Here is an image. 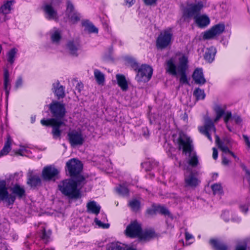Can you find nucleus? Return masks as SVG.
<instances>
[{
    "label": "nucleus",
    "mask_w": 250,
    "mask_h": 250,
    "mask_svg": "<svg viewBox=\"0 0 250 250\" xmlns=\"http://www.w3.org/2000/svg\"><path fill=\"white\" fill-rule=\"evenodd\" d=\"M174 143L177 145L179 150H182L184 154H188L189 158L188 164L192 167H195L199 165V160L196 153L193 151L194 146L192 141L183 132H180L177 139H174Z\"/></svg>",
    "instance_id": "nucleus-1"
},
{
    "label": "nucleus",
    "mask_w": 250,
    "mask_h": 250,
    "mask_svg": "<svg viewBox=\"0 0 250 250\" xmlns=\"http://www.w3.org/2000/svg\"><path fill=\"white\" fill-rule=\"evenodd\" d=\"M188 68V60L185 56L179 58L178 65L176 64L175 60L170 58L166 62V70L168 74L176 76L178 74L180 75V83L181 84H189L186 71Z\"/></svg>",
    "instance_id": "nucleus-2"
},
{
    "label": "nucleus",
    "mask_w": 250,
    "mask_h": 250,
    "mask_svg": "<svg viewBox=\"0 0 250 250\" xmlns=\"http://www.w3.org/2000/svg\"><path fill=\"white\" fill-rule=\"evenodd\" d=\"M200 132L205 135L210 141H212L210 132L213 131L215 134V142L218 147L224 153H229L230 150L228 147L224 145V143L221 141L219 137L216 134V128L213 122L208 116L205 117V124L203 126L199 127Z\"/></svg>",
    "instance_id": "nucleus-3"
},
{
    "label": "nucleus",
    "mask_w": 250,
    "mask_h": 250,
    "mask_svg": "<svg viewBox=\"0 0 250 250\" xmlns=\"http://www.w3.org/2000/svg\"><path fill=\"white\" fill-rule=\"evenodd\" d=\"M78 183L68 179L63 180L58 186L59 190L64 195L71 199H78L80 197V190L77 188Z\"/></svg>",
    "instance_id": "nucleus-4"
},
{
    "label": "nucleus",
    "mask_w": 250,
    "mask_h": 250,
    "mask_svg": "<svg viewBox=\"0 0 250 250\" xmlns=\"http://www.w3.org/2000/svg\"><path fill=\"white\" fill-rule=\"evenodd\" d=\"M43 125L51 126L52 128L51 133L54 139H61L62 130L60 129L62 126H65V124L62 121H59L56 119L51 118L47 120L42 119L41 121Z\"/></svg>",
    "instance_id": "nucleus-5"
},
{
    "label": "nucleus",
    "mask_w": 250,
    "mask_h": 250,
    "mask_svg": "<svg viewBox=\"0 0 250 250\" xmlns=\"http://www.w3.org/2000/svg\"><path fill=\"white\" fill-rule=\"evenodd\" d=\"M204 7L203 2L199 1L195 3L188 4L183 10V17L185 19H189L198 16Z\"/></svg>",
    "instance_id": "nucleus-6"
},
{
    "label": "nucleus",
    "mask_w": 250,
    "mask_h": 250,
    "mask_svg": "<svg viewBox=\"0 0 250 250\" xmlns=\"http://www.w3.org/2000/svg\"><path fill=\"white\" fill-rule=\"evenodd\" d=\"M49 110L53 118L62 121L66 114L65 104L58 101H53L49 105Z\"/></svg>",
    "instance_id": "nucleus-7"
},
{
    "label": "nucleus",
    "mask_w": 250,
    "mask_h": 250,
    "mask_svg": "<svg viewBox=\"0 0 250 250\" xmlns=\"http://www.w3.org/2000/svg\"><path fill=\"white\" fill-rule=\"evenodd\" d=\"M173 33L171 28L162 32L156 40V45L158 48L163 49L167 47L171 42Z\"/></svg>",
    "instance_id": "nucleus-8"
},
{
    "label": "nucleus",
    "mask_w": 250,
    "mask_h": 250,
    "mask_svg": "<svg viewBox=\"0 0 250 250\" xmlns=\"http://www.w3.org/2000/svg\"><path fill=\"white\" fill-rule=\"evenodd\" d=\"M136 79L139 82H147L151 78L153 69L146 64H142L137 70Z\"/></svg>",
    "instance_id": "nucleus-9"
},
{
    "label": "nucleus",
    "mask_w": 250,
    "mask_h": 250,
    "mask_svg": "<svg viewBox=\"0 0 250 250\" xmlns=\"http://www.w3.org/2000/svg\"><path fill=\"white\" fill-rule=\"evenodd\" d=\"M56 1H58L59 3L61 2L60 0H52L50 3H45L42 7L45 17L48 20H58L57 10L53 6L54 2Z\"/></svg>",
    "instance_id": "nucleus-10"
},
{
    "label": "nucleus",
    "mask_w": 250,
    "mask_h": 250,
    "mask_svg": "<svg viewBox=\"0 0 250 250\" xmlns=\"http://www.w3.org/2000/svg\"><path fill=\"white\" fill-rule=\"evenodd\" d=\"M184 181L185 187L195 188L200 183V181L198 178V173L188 169L185 173Z\"/></svg>",
    "instance_id": "nucleus-11"
},
{
    "label": "nucleus",
    "mask_w": 250,
    "mask_h": 250,
    "mask_svg": "<svg viewBox=\"0 0 250 250\" xmlns=\"http://www.w3.org/2000/svg\"><path fill=\"white\" fill-rule=\"evenodd\" d=\"M67 170L71 177L79 175L83 169V164L77 159H72L66 163Z\"/></svg>",
    "instance_id": "nucleus-12"
},
{
    "label": "nucleus",
    "mask_w": 250,
    "mask_h": 250,
    "mask_svg": "<svg viewBox=\"0 0 250 250\" xmlns=\"http://www.w3.org/2000/svg\"><path fill=\"white\" fill-rule=\"evenodd\" d=\"M59 171L52 166H47L43 167L42 176L43 179L46 181H55L58 178Z\"/></svg>",
    "instance_id": "nucleus-13"
},
{
    "label": "nucleus",
    "mask_w": 250,
    "mask_h": 250,
    "mask_svg": "<svg viewBox=\"0 0 250 250\" xmlns=\"http://www.w3.org/2000/svg\"><path fill=\"white\" fill-rule=\"evenodd\" d=\"M0 199L7 203L8 205H13L16 200V196L9 194L4 181H0Z\"/></svg>",
    "instance_id": "nucleus-14"
},
{
    "label": "nucleus",
    "mask_w": 250,
    "mask_h": 250,
    "mask_svg": "<svg viewBox=\"0 0 250 250\" xmlns=\"http://www.w3.org/2000/svg\"><path fill=\"white\" fill-rule=\"evenodd\" d=\"M225 25L223 23H219L213 26L210 29L206 31L203 35V39L209 40L216 36L221 34L225 30Z\"/></svg>",
    "instance_id": "nucleus-15"
},
{
    "label": "nucleus",
    "mask_w": 250,
    "mask_h": 250,
    "mask_svg": "<svg viewBox=\"0 0 250 250\" xmlns=\"http://www.w3.org/2000/svg\"><path fill=\"white\" fill-rule=\"evenodd\" d=\"M67 136L69 143L72 147L82 145L84 141L82 133L76 130L69 132Z\"/></svg>",
    "instance_id": "nucleus-16"
},
{
    "label": "nucleus",
    "mask_w": 250,
    "mask_h": 250,
    "mask_svg": "<svg viewBox=\"0 0 250 250\" xmlns=\"http://www.w3.org/2000/svg\"><path fill=\"white\" fill-rule=\"evenodd\" d=\"M141 225L137 222L131 223L125 229L126 235L131 238L139 237L141 233Z\"/></svg>",
    "instance_id": "nucleus-17"
},
{
    "label": "nucleus",
    "mask_w": 250,
    "mask_h": 250,
    "mask_svg": "<svg viewBox=\"0 0 250 250\" xmlns=\"http://www.w3.org/2000/svg\"><path fill=\"white\" fill-rule=\"evenodd\" d=\"M194 22L200 28H204L210 23L209 18L206 14L199 15L194 17Z\"/></svg>",
    "instance_id": "nucleus-18"
},
{
    "label": "nucleus",
    "mask_w": 250,
    "mask_h": 250,
    "mask_svg": "<svg viewBox=\"0 0 250 250\" xmlns=\"http://www.w3.org/2000/svg\"><path fill=\"white\" fill-rule=\"evenodd\" d=\"M27 184L31 188H35L41 186V179L39 175L34 174L32 172H29Z\"/></svg>",
    "instance_id": "nucleus-19"
},
{
    "label": "nucleus",
    "mask_w": 250,
    "mask_h": 250,
    "mask_svg": "<svg viewBox=\"0 0 250 250\" xmlns=\"http://www.w3.org/2000/svg\"><path fill=\"white\" fill-rule=\"evenodd\" d=\"M192 78L195 83L198 84L203 85L206 82L202 68H198L195 69L192 74Z\"/></svg>",
    "instance_id": "nucleus-20"
},
{
    "label": "nucleus",
    "mask_w": 250,
    "mask_h": 250,
    "mask_svg": "<svg viewBox=\"0 0 250 250\" xmlns=\"http://www.w3.org/2000/svg\"><path fill=\"white\" fill-rule=\"evenodd\" d=\"M80 48V44L78 42H74V41H68L66 44V49L68 52L71 55L74 57H77L78 56L77 51Z\"/></svg>",
    "instance_id": "nucleus-21"
},
{
    "label": "nucleus",
    "mask_w": 250,
    "mask_h": 250,
    "mask_svg": "<svg viewBox=\"0 0 250 250\" xmlns=\"http://www.w3.org/2000/svg\"><path fill=\"white\" fill-rule=\"evenodd\" d=\"M53 89L58 99H60L65 97L64 87L60 85L59 81L53 83Z\"/></svg>",
    "instance_id": "nucleus-22"
},
{
    "label": "nucleus",
    "mask_w": 250,
    "mask_h": 250,
    "mask_svg": "<svg viewBox=\"0 0 250 250\" xmlns=\"http://www.w3.org/2000/svg\"><path fill=\"white\" fill-rule=\"evenodd\" d=\"M3 85L4 89L5 91L6 96L8 97L9 94V91L11 87V84L9 79V74L7 69L5 68L4 70L3 73Z\"/></svg>",
    "instance_id": "nucleus-23"
},
{
    "label": "nucleus",
    "mask_w": 250,
    "mask_h": 250,
    "mask_svg": "<svg viewBox=\"0 0 250 250\" xmlns=\"http://www.w3.org/2000/svg\"><path fill=\"white\" fill-rule=\"evenodd\" d=\"M12 142V140L11 137L9 135L7 136L4 146L0 151V157L6 155L9 152L11 149Z\"/></svg>",
    "instance_id": "nucleus-24"
},
{
    "label": "nucleus",
    "mask_w": 250,
    "mask_h": 250,
    "mask_svg": "<svg viewBox=\"0 0 250 250\" xmlns=\"http://www.w3.org/2000/svg\"><path fill=\"white\" fill-rule=\"evenodd\" d=\"M87 211L95 214H98L100 212L101 207L97 205L96 202L92 201L88 202L86 205Z\"/></svg>",
    "instance_id": "nucleus-25"
},
{
    "label": "nucleus",
    "mask_w": 250,
    "mask_h": 250,
    "mask_svg": "<svg viewBox=\"0 0 250 250\" xmlns=\"http://www.w3.org/2000/svg\"><path fill=\"white\" fill-rule=\"evenodd\" d=\"M12 194L11 195H17L19 198H21L25 195V191L23 188L21 187L19 185L16 184L11 188Z\"/></svg>",
    "instance_id": "nucleus-26"
},
{
    "label": "nucleus",
    "mask_w": 250,
    "mask_h": 250,
    "mask_svg": "<svg viewBox=\"0 0 250 250\" xmlns=\"http://www.w3.org/2000/svg\"><path fill=\"white\" fill-rule=\"evenodd\" d=\"M12 2L11 1H7L5 3L2 5L0 8V17H3V21H5V17L6 14L10 12Z\"/></svg>",
    "instance_id": "nucleus-27"
},
{
    "label": "nucleus",
    "mask_w": 250,
    "mask_h": 250,
    "mask_svg": "<svg viewBox=\"0 0 250 250\" xmlns=\"http://www.w3.org/2000/svg\"><path fill=\"white\" fill-rule=\"evenodd\" d=\"M116 77L118 85L123 91H126L128 88V84L125 76L122 74H117Z\"/></svg>",
    "instance_id": "nucleus-28"
},
{
    "label": "nucleus",
    "mask_w": 250,
    "mask_h": 250,
    "mask_svg": "<svg viewBox=\"0 0 250 250\" xmlns=\"http://www.w3.org/2000/svg\"><path fill=\"white\" fill-rule=\"evenodd\" d=\"M216 53V48L211 46L207 49L204 55L205 59L208 62L210 63L214 59L215 55Z\"/></svg>",
    "instance_id": "nucleus-29"
},
{
    "label": "nucleus",
    "mask_w": 250,
    "mask_h": 250,
    "mask_svg": "<svg viewBox=\"0 0 250 250\" xmlns=\"http://www.w3.org/2000/svg\"><path fill=\"white\" fill-rule=\"evenodd\" d=\"M82 25L85 27V30L90 33H97L98 29L93 24L88 20H84L82 21Z\"/></svg>",
    "instance_id": "nucleus-30"
},
{
    "label": "nucleus",
    "mask_w": 250,
    "mask_h": 250,
    "mask_svg": "<svg viewBox=\"0 0 250 250\" xmlns=\"http://www.w3.org/2000/svg\"><path fill=\"white\" fill-rule=\"evenodd\" d=\"M106 250H125V249L121 246L119 242H112L106 246ZM126 250H137L133 248H129Z\"/></svg>",
    "instance_id": "nucleus-31"
},
{
    "label": "nucleus",
    "mask_w": 250,
    "mask_h": 250,
    "mask_svg": "<svg viewBox=\"0 0 250 250\" xmlns=\"http://www.w3.org/2000/svg\"><path fill=\"white\" fill-rule=\"evenodd\" d=\"M209 243L216 250H227V246L221 242L216 239H210Z\"/></svg>",
    "instance_id": "nucleus-32"
},
{
    "label": "nucleus",
    "mask_w": 250,
    "mask_h": 250,
    "mask_svg": "<svg viewBox=\"0 0 250 250\" xmlns=\"http://www.w3.org/2000/svg\"><path fill=\"white\" fill-rule=\"evenodd\" d=\"M95 78L99 84H103L104 82V75L100 70L95 69L94 72Z\"/></svg>",
    "instance_id": "nucleus-33"
},
{
    "label": "nucleus",
    "mask_w": 250,
    "mask_h": 250,
    "mask_svg": "<svg viewBox=\"0 0 250 250\" xmlns=\"http://www.w3.org/2000/svg\"><path fill=\"white\" fill-rule=\"evenodd\" d=\"M155 236V232L152 230H146L142 232L140 235L139 238L141 239H147L153 237Z\"/></svg>",
    "instance_id": "nucleus-34"
},
{
    "label": "nucleus",
    "mask_w": 250,
    "mask_h": 250,
    "mask_svg": "<svg viewBox=\"0 0 250 250\" xmlns=\"http://www.w3.org/2000/svg\"><path fill=\"white\" fill-rule=\"evenodd\" d=\"M76 11L75 9L74 5L72 3V1L70 0L66 1V8L65 10V14L67 16L72 14L73 13L76 12Z\"/></svg>",
    "instance_id": "nucleus-35"
},
{
    "label": "nucleus",
    "mask_w": 250,
    "mask_h": 250,
    "mask_svg": "<svg viewBox=\"0 0 250 250\" xmlns=\"http://www.w3.org/2000/svg\"><path fill=\"white\" fill-rule=\"evenodd\" d=\"M193 95L196 97L197 100H203L206 96L204 90L200 88H196L195 89L193 92Z\"/></svg>",
    "instance_id": "nucleus-36"
},
{
    "label": "nucleus",
    "mask_w": 250,
    "mask_h": 250,
    "mask_svg": "<svg viewBox=\"0 0 250 250\" xmlns=\"http://www.w3.org/2000/svg\"><path fill=\"white\" fill-rule=\"evenodd\" d=\"M116 190L118 194L122 196H127L129 194V190L124 185H120L116 188Z\"/></svg>",
    "instance_id": "nucleus-37"
},
{
    "label": "nucleus",
    "mask_w": 250,
    "mask_h": 250,
    "mask_svg": "<svg viewBox=\"0 0 250 250\" xmlns=\"http://www.w3.org/2000/svg\"><path fill=\"white\" fill-rule=\"evenodd\" d=\"M17 52V49L13 48L11 49L7 54V61L11 64H12L15 61V57Z\"/></svg>",
    "instance_id": "nucleus-38"
},
{
    "label": "nucleus",
    "mask_w": 250,
    "mask_h": 250,
    "mask_svg": "<svg viewBox=\"0 0 250 250\" xmlns=\"http://www.w3.org/2000/svg\"><path fill=\"white\" fill-rule=\"evenodd\" d=\"M211 189L214 194L221 195L223 193V188L220 184H214L211 186Z\"/></svg>",
    "instance_id": "nucleus-39"
},
{
    "label": "nucleus",
    "mask_w": 250,
    "mask_h": 250,
    "mask_svg": "<svg viewBox=\"0 0 250 250\" xmlns=\"http://www.w3.org/2000/svg\"><path fill=\"white\" fill-rule=\"evenodd\" d=\"M157 211L162 215L167 216L170 218H172V216L168 209L163 206H158Z\"/></svg>",
    "instance_id": "nucleus-40"
},
{
    "label": "nucleus",
    "mask_w": 250,
    "mask_h": 250,
    "mask_svg": "<svg viewBox=\"0 0 250 250\" xmlns=\"http://www.w3.org/2000/svg\"><path fill=\"white\" fill-rule=\"evenodd\" d=\"M61 39L60 32L56 30L51 35V39L53 43H58Z\"/></svg>",
    "instance_id": "nucleus-41"
},
{
    "label": "nucleus",
    "mask_w": 250,
    "mask_h": 250,
    "mask_svg": "<svg viewBox=\"0 0 250 250\" xmlns=\"http://www.w3.org/2000/svg\"><path fill=\"white\" fill-rule=\"evenodd\" d=\"M51 234V231L50 230H48L47 231H46L45 229H43L41 238L45 243H46L49 241Z\"/></svg>",
    "instance_id": "nucleus-42"
},
{
    "label": "nucleus",
    "mask_w": 250,
    "mask_h": 250,
    "mask_svg": "<svg viewBox=\"0 0 250 250\" xmlns=\"http://www.w3.org/2000/svg\"><path fill=\"white\" fill-rule=\"evenodd\" d=\"M129 205L133 210L137 211L140 208V202L138 200L134 199L130 201Z\"/></svg>",
    "instance_id": "nucleus-43"
},
{
    "label": "nucleus",
    "mask_w": 250,
    "mask_h": 250,
    "mask_svg": "<svg viewBox=\"0 0 250 250\" xmlns=\"http://www.w3.org/2000/svg\"><path fill=\"white\" fill-rule=\"evenodd\" d=\"M69 18L71 21L73 23H76L80 20L81 16L80 14L77 11L75 13H72L70 15L67 16Z\"/></svg>",
    "instance_id": "nucleus-44"
},
{
    "label": "nucleus",
    "mask_w": 250,
    "mask_h": 250,
    "mask_svg": "<svg viewBox=\"0 0 250 250\" xmlns=\"http://www.w3.org/2000/svg\"><path fill=\"white\" fill-rule=\"evenodd\" d=\"M127 61L130 66L136 72L140 67L135 60L133 58H128Z\"/></svg>",
    "instance_id": "nucleus-45"
},
{
    "label": "nucleus",
    "mask_w": 250,
    "mask_h": 250,
    "mask_svg": "<svg viewBox=\"0 0 250 250\" xmlns=\"http://www.w3.org/2000/svg\"><path fill=\"white\" fill-rule=\"evenodd\" d=\"M241 167L245 172V178L248 181L250 187V169H248L246 166L243 164L241 165Z\"/></svg>",
    "instance_id": "nucleus-46"
},
{
    "label": "nucleus",
    "mask_w": 250,
    "mask_h": 250,
    "mask_svg": "<svg viewBox=\"0 0 250 250\" xmlns=\"http://www.w3.org/2000/svg\"><path fill=\"white\" fill-rule=\"evenodd\" d=\"M157 212V206L153 205L152 208L146 209V214L148 216H153L156 214Z\"/></svg>",
    "instance_id": "nucleus-47"
},
{
    "label": "nucleus",
    "mask_w": 250,
    "mask_h": 250,
    "mask_svg": "<svg viewBox=\"0 0 250 250\" xmlns=\"http://www.w3.org/2000/svg\"><path fill=\"white\" fill-rule=\"evenodd\" d=\"M94 222L96 225L98 226L99 227L103 229H108L109 227V224L108 223H103L100 220H98L96 218L94 220Z\"/></svg>",
    "instance_id": "nucleus-48"
},
{
    "label": "nucleus",
    "mask_w": 250,
    "mask_h": 250,
    "mask_svg": "<svg viewBox=\"0 0 250 250\" xmlns=\"http://www.w3.org/2000/svg\"><path fill=\"white\" fill-rule=\"evenodd\" d=\"M214 111L216 115L223 116V115L225 114V110L219 105L215 106L214 107Z\"/></svg>",
    "instance_id": "nucleus-49"
},
{
    "label": "nucleus",
    "mask_w": 250,
    "mask_h": 250,
    "mask_svg": "<svg viewBox=\"0 0 250 250\" xmlns=\"http://www.w3.org/2000/svg\"><path fill=\"white\" fill-rule=\"evenodd\" d=\"M232 117L233 116H232V114L230 111H227L226 112L224 118V122L226 123V124H228L230 118H232Z\"/></svg>",
    "instance_id": "nucleus-50"
},
{
    "label": "nucleus",
    "mask_w": 250,
    "mask_h": 250,
    "mask_svg": "<svg viewBox=\"0 0 250 250\" xmlns=\"http://www.w3.org/2000/svg\"><path fill=\"white\" fill-rule=\"evenodd\" d=\"M232 119L234 120L235 123L237 124H240L242 121L240 116L237 115H234L232 117Z\"/></svg>",
    "instance_id": "nucleus-51"
},
{
    "label": "nucleus",
    "mask_w": 250,
    "mask_h": 250,
    "mask_svg": "<svg viewBox=\"0 0 250 250\" xmlns=\"http://www.w3.org/2000/svg\"><path fill=\"white\" fill-rule=\"evenodd\" d=\"M22 78L21 77H19L16 82V84H15V87L18 88H19V87L21 86V85H22Z\"/></svg>",
    "instance_id": "nucleus-52"
},
{
    "label": "nucleus",
    "mask_w": 250,
    "mask_h": 250,
    "mask_svg": "<svg viewBox=\"0 0 250 250\" xmlns=\"http://www.w3.org/2000/svg\"><path fill=\"white\" fill-rule=\"evenodd\" d=\"M243 137L244 139L246 145H247L248 147L250 148V141L249 140V138L248 137V136L247 135H245V134L243 135Z\"/></svg>",
    "instance_id": "nucleus-53"
},
{
    "label": "nucleus",
    "mask_w": 250,
    "mask_h": 250,
    "mask_svg": "<svg viewBox=\"0 0 250 250\" xmlns=\"http://www.w3.org/2000/svg\"><path fill=\"white\" fill-rule=\"evenodd\" d=\"M247 250V244H244L243 245H238L236 248L235 250Z\"/></svg>",
    "instance_id": "nucleus-54"
},
{
    "label": "nucleus",
    "mask_w": 250,
    "mask_h": 250,
    "mask_svg": "<svg viewBox=\"0 0 250 250\" xmlns=\"http://www.w3.org/2000/svg\"><path fill=\"white\" fill-rule=\"evenodd\" d=\"M83 85L82 83L78 82L76 86V89L78 90L79 93H80L81 90L83 89Z\"/></svg>",
    "instance_id": "nucleus-55"
},
{
    "label": "nucleus",
    "mask_w": 250,
    "mask_h": 250,
    "mask_svg": "<svg viewBox=\"0 0 250 250\" xmlns=\"http://www.w3.org/2000/svg\"><path fill=\"white\" fill-rule=\"evenodd\" d=\"M157 0H144L145 3L147 5H151L156 3Z\"/></svg>",
    "instance_id": "nucleus-56"
},
{
    "label": "nucleus",
    "mask_w": 250,
    "mask_h": 250,
    "mask_svg": "<svg viewBox=\"0 0 250 250\" xmlns=\"http://www.w3.org/2000/svg\"><path fill=\"white\" fill-rule=\"evenodd\" d=\"M213 153H212V157L214 159L216 160L218 157V151L217 149L215 147L212 148Z\"/></svg>",
    "instance_id": "nucleus-57"
},
{
    "label": "nucleus",
    "mask_w": 250,
    "mask_h": 250,
    "mask_svg": "<svg viewBox=\"0 0 250 250\" xmlns=\"http://www.w3.org/2000/svg\"><path fill=\"white\" fill-rule=\"evenodd\" d=\"M240 209H241L242 211L246 213L248 210V207L246 205H241L240 206Z\"/></svg>",
    "instance_id": "nucleus-58"
},
{
    "label": "nucleus",
    "mask_w": 250,
    "mask_h": 250,
    "mask_svg": "<svg viewBox=\"0 0 250 250\" xmlns=\"http://www.w3.org/2000/svg\"><path fill=\"white\" fill-rule=\"evenodd\" d=\"M222 163L224 165H228L229 163V161L226 157H223Z\"/></svg>",
    "instance_id": "nucleus-59"
},
{
    "label": "nucleus",
    "mask_w": 250,
    "mask_h": 250,
    "mask_svg": "<svg viewBox=\"0 0 250 250\" xmlns=\"http://www.w3.org/2000/svg\"><path fill=\"white\" fill-rule=\"evenodd\" d=\"M185 237H186V239L187 240H188L193 237L192 235H191L190 234H189L188 232H186Z\"/></svg>",
    "instance_id": "nucleus-60"
},
{
    "label": "nucleus",
    "mask_w": 250,
    "mask_h": 250,
    "mask_svg": "<svg viewBox=\"0 0 250 250\" xmlns=\"http://www.w3.org/2000/svg\"><path fill=\"white\" fill-rule=\"evenodd\" d=\"M223 143H224V144L226 143V144H229L230 143V139L228 137L224 138Z\"/></svg>",
    "instance_id": "nucleus-61"
},
{
    "label": "nucleus",
    "mask_w": 250,
    "mask_h": 250,
    "mask_svg": "<svg viewBox=\"0 0 250 250\" xmlns=\"http://www.w3.org/2000/svg\"><path fill=\"white\" fill-rule=\"evenodd\" d=\"M15 153L17 155H21V156H22L23 154H22V150L21 149H19L18 150H17L15 152Z\"/></svg>",
    "instance_id": "nucleus-62"
},
{
    "label": "nucleus",
    "mask_w": 250,
    "mask_h": 250,
    "mask_svg": "<svg viewBox=\"0 0 250 250\" xmlns=\"http://www.w3.org/2000/svg\"><path fill=\"white\" fill-rule=\"evenodd\" d=\"M188 114L186 113H185L184 115H183V120L186 121V120H188Z\"/></svg>",
    "instance_id": "nucleus-63"
},
{
    "label": "nucleus",
    "mask_w": 250,
    "mask_h": 250,
    "mask_svg": "<svg viewBox=\"0 0 250 250\" xmlns=\"http://www.w3.org/2000/svg\"><path fill=\"white\" fill-rule=\"evenodd\" d=\"M233 158H234L235 159H238V158L237 157V156L235 155V154L231 151H230V152L229 153Z\"/></svg>",
    "instance_id": "nucleus-64"
}]
</instances>
